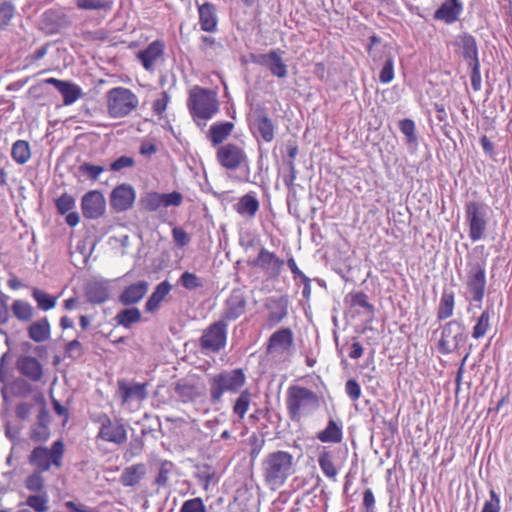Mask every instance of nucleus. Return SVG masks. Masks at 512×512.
Listing matches in <instances>:
<instances>
[{
	"label": "nucleus",
	"instance_id": "obj_51",
	"mask_svg": "<svg viewBox=\"0 0 512 512\" xmlns=\"http://www.w3.org/2000/svg\"><path fill=\"white\" fill-rule=\"evenodd\" d=\"M179 282L187 290H196L203 287V280L194 273L185 271L179 278Z\"/></svg>",
	"mask_w": 512,
	"mask_h": 512
},
{
	"label": "nucleus",
	"instance_id": "obj_61",
	"mask_svg": "<svg viewBox=\"0 0 512 512\" xmlns=\"http://www.w3.org/2000/svg\"><path fill=\"white\" fill-rule=\"evenodd\" d=\"M170 100V96L166 91H162L160 97L155 99L152 103V111L156 115H162L167 107Z\"/></svg>",
	"mask_w": 512,
	"mask_h": 512
},
{
	"label": "nucleus",
	"instance_id": "obj_55",
	"mask_svg": "<svg viewBox=\"0 0 512 512\" xmlns=\"http://www.w3.org/2000/svg\"><path fill=\"white\" fill-rule=\"evenodd\" d=\"M50 437V430L48 425L39 421L35 426L32 427L30 432V438L36 442H45Z\"/></svg>",
	"mask_w": 512,
	"mask_h": 512
},
{
	"label": "nucleus",
	"instance_id": "obj_25",
	"mask_svg": "<svg viewBox=\"0 0 512 512\" xmlns=\"http://www.w3.org/2000/svg\"><path fill=\"white\" fill-rule=\"evenodd\" d=\"M253 127L265 142H271L274 139L276 126L266 111L255 114Z\"/></svg>",
	"mask_w": 512,
	"mask_h": 512
},
{
	"label": "nucleus",
	"instance_id": "obj_7",
	"mask_svg": "<svg viewBox=\"0 0 512 512\" xmlns=\"http://www.w3.org/2000/svg\"><path fill=\"white\" fill-rule=\"evenodd\" d=\"M65 452L63 440H56L49 449L45 446H36L29 456V462L37 467L39 472H47L51 466H62V459Z\"/></svg>",
	"mask_w": 512,
	"mask_h": 512
},
{
	"label": "nucleus",
	"instance_id": "obj_23",
	"mask_svg": "<svg viewBox=\"0 0 512 512\" xmlns=\"http://www.w3.org/2000/svg\"><path fill=\"white\" fill-rule=\"evenodd\" d=\"M117 385L123 403L131 400L142 401L147 397V383L128 382L120 379L117 381Z\"/></svg>",
	"mask_w": 512,
	"mask_h": 512
},
{
	"label": "nucleus",
	"instance_id": "obj_27",
	"mask_svg": "<svg viewBox=\"0 0 512 512\" xmlns=\"http://www.w3.org/2000/svg\"><path fill=\"white\" fill-rule=\"evenodd\" d=\"M233 209L242 217L253 218L260 209V202L254 192H249L239 198Z\"/></svg>",
	"mask_w": 512,
	"mask_h": 512
},
{
	"label": "nucleus",
	"instance_id": "obj_52",
	"mask_svg": "<svg viewBox=\"0 0 512 512\" xmlns=\"http://www.w3.org/2000/svg\"><path fill=\"white\" fill-rule=\"evenodd\" d=\"M179 512H208V510L203 499L195 497L184 501Z\"/></svg>",
	"mask_w": 512,
	"mask_h": 512
},
{
	"label": "nucleus",
	"instance_id": "obj_14",
	"mask_svg": "<svg viewBox=\"0 0 512 512\" xmlns=\"http://www.w3.org/2000/svg\"><path fill=\"white\" fill-rule=\"evenodd\" d=\"M465 336L462 333L461 324L457 320L446 322L441 328V336L438 340V351L447 355L457 351Z\"/></svg>",
	"mask_w": 512,
	"mask_h": 512
},
{
	"label": "nucleus",
	"instance_id": "obj_60",
	"mask_svg": "<svg viewBox=\"0 0 512 512\" xmlns=\"http://www.w3.org/2000/svg\"><path fill=\"white\" fill-rule=\"evenodd\" d=\"M345 393L348 395V397L353 400L357 401L362 396V390L361 386L355 379H349L345 383Z\"/></svg>",
	"mask_w": 512,
	"mask_h": 512
},
{
	"label": "nucleus",
	"instance_id": "obj_18",
	"mask_svg": "<svg viewBox=\"0 0 512 512\" xmlns=\"http://www.w3.org/2000/svg\"><path fill=\"white\" fill-rule=\"evenodd\" d=\"M294 345V333L290 328L283 326L276 330L268 337L266 342V352L273 353H287Z\"/></svg>",
	"mask_w": 512,
	"mask_h": 512
},
{
	"label": "nucleus",
	"instance_id": "obj_37",
	"mask_svg": "<svg viewBox=\"0 0 512 512\" xmlns=\"http://www.w3.org/2000/svg\"><path fill=\"white\" fill-rule=\"evenodd\" d=\"M462 56L467 61L468 66L479 63V54L476 39L472 35L461 37Z\"/></svg>",
	"mask_w": 512,
	"mask_h": 512
},
{
	"label": "nucleus",
	"instance_id": "obj_46",
	"mask_svg": "<svg viewBox=\"0 0 512 512\" xmlns=\"http://www.w3.org/2000/svg\"><path fill=\"white\" fill-rule=\"evenodd\" d=\"M141 210L155 212L162 207L161 193L148 192L140 199Z\"/></svg>",
	"mask_w": 512,
	"mask_h": 512
},
{
	"label": "nucleus",
	"instance_id": "obj_63",
	"mask_svg": "<svg viewBox=\"0 0 512 512\" xmlns=\"http://www.w3.org/2000/svg\"><path fill=\"white\" fill-rule=\"evenodd\" d=\"M14 15V7L7 2L0 4V30L4 29Z\"/></svg>",
	"mask_w": 512,
	"mask_h": 512
},
{
	"label": "nucleus",
	"instance_id": "obj_58",
	"mask_svg": "<svg viewBox=\"0 0 512 512\" xmlns=\"http://www.w3.org/2000/svg\"><path fill=\"white\" fill-rule=\"evenodd\" d=\"M79 172L85 175H88L91 179H98L99 175L105 171V168L102 166H97V164H90V162H83L79 168Z\"/></svg>",
	"mask_w": 512,
	"mask_h": 512
},
{
	"label": "nucleus",
	"instance_id": "obj_11",
	"mask_svg": "<svg viewBox=\"0 0 512 512\" xmlns=\"http://www.w3.org/2000/svg\"><path fill=\"white\" fill-rule=\"evenodd\" d=\"M466 287L475 302H481L486 288V260H468Z\"/></svg>",
	"mask_w": 512,
	"mask_h": 512
},
{
	"label": "nucleus",
	"instance_id": "obj_8",
	"mask_svg": "<svg viewBox=\"0 0 512 512\" xmlns=\"http://www.w3.org/2000/svg\"><path fill=\"white\" fill-rule=\"evenodd\" d=\"M465 219L469 228V238L479 241L485 236L488 225L486 207L478 201H469L465 204Z\"/></svg>",
	"mask_w": 512,
	"mask_h": 512
},
{
	"label": "nucleus",
	"instance_id": "obj_30",
	"mask_svg": "<svg viewBox=\"0 0 512 512\" xmlns=\"http://www.w3.org/2000/svg\"><path fill=\"white\" fill-rule=\"evenodd\" d=\"M173 289V286L170 284L168 280H164L158 283L152 293V295L148 298L145 309L147 312L153 313L159 309L163 300L170 294V291Z\"/></svg>",
	"mask_w": 512,
	"mask_h": 512
},
{
	"label": "nucleus",
	"instance_id": "obj_15",
	"mask_svg": "<svg viewBox=\"0 0 512 512\" xmlns=\"http://www.w3.org/2000/svg\"><path fill=\"white\" fill-rule=\"evenodd\" d=\"M247 312V294L243 289H233L224 303L222 319L226 322L234 321Z\"/></svg>",
	"mask_w": 512,
	"mask_h": 512
},
{
	"label": "nucleus",
	"instance_id": "obj_5",
	"mask_svg": "<svg viewBox=\"0 0 512 512\" xmlns=\"http://www.w3.org/2000/svg\"><path fill=\"white\" fill-rule=\"evenodd\" d=\"M137 105L138 97L128 88L116 87L107 93V109L111 117H125L133 112Z\"/></svg>",
	"mask_w": 512,
	"mask_h": 512
},
{
	"label": "nucleus",
	"instance_id": "obj_16",
	"mask_svg": "<svg viewBox=\"0 0 512 512\" xmlns=\"http://www.w3.org/2000/svg\"><path fill=\"white\" fill-rule=\"evenodd\" d=\"M266 311L265 327L272 329L281 323L288 315V299L285 296L268 297L265 299Z\"/></svg>",
	"mask_w": 512,
	"mask_h": 512
},
{
	"label": "nucleus",
	"instance_id": "obj_53",
	"mask_svg": "<svg viewBox=\"0 0 512 512\" xmlns=\"http://www.w3.org/2000/svg\"><path fill=\"white\" fill-rule=\"evenodd\" d=\"M248 442L250 445L249 456L251 459H256L262 452L266 440L263 436L253 433L248 437Z\"/></svg>",
	"mask_w": 512,
	"mask_h": 512
},
{
	"label": "nucleus",
	"instance_id": "obj_28",
	"mask_svg": "<svg viewBox=\"0 0 512 512\" xmlns=\"http://www.w3.org/2000/svg\"><path fill=\"white\" fill-rule=\"evenodd\" d=\"M463 10L461 0H446L435 12V18L446 23H452L459 19V15Z\"/></svg>",
	"mask_w": 512,
	"mask_h": 512
},
{
	"label": "nucleus",
	"instance_id": "obj_57",
	"mask_svg": "<svg viewBox=\"0 0 512 512\" xmlns=\"http://www.w3.org/2000/svg\"><path fill=\"white\" fill-rule=\"evenodd\" d=\"M162 207H179L183 202V195L180 192L161 193Z\"/></svg>",
	"mask_w": 512,
	"mask_h": 512
},
{
	"label": "nucleus",
	"instance_id": "obj_3",
	"mask_svg": "<svg viewBox=\"0 0 512 512\" xmlns=\"http://www.w3.org/2000/svg\"><path fill=\"white\" fill-rule=\"evenodd\" d=\"M320 406V397L305 386L293 384L286 390V411L290 420L300 422Z\"/></svg>",
	"mask_w": 512,
	"mask_h": 512
},
{
	"label": "nucleus",
	"instance_id": "obj_17",
	"mask_svg": "<svg viewBox=\"0 0 512 512\" xmlns=\"http://www.w3.org/2000/svg\"><path fill=\"white\" fill-rule=\"evenodd\" d=\"M81 210L85 218L97 219L106 211V199L102 192L92 190L87 192L81 200Z\"/></svg>",
	"mask_w": 512,
	"mask_h": 512
},
{
	"label": "nucleus",
	"instance_id": "obj_34",
	"mask_svg": "<svg viewBox=\"0 0 512 512\" xmlns=\"http://www.w3.org/2000/svg\"><path fill=\"white\" fill-rule=\"evenodd\" d=\"M28 335L35 342H43L51 336V326L47 317L38 319L28 327Z\"/></svg>",
	"mask_w": 512,
	"mask_h": 512
},
{
	"label": "nucleus",
	"instance_id": "obj_64",
	"mask_svg": "<svg viewBox=\"0 0 512 512\" xmlns=\"http://www.w3.org/2000/svg\"><path fill=\"white\" fill-rule=\"evenodd\" d=\"M481 512H500V498L494 490L490 491V499L485 501Z\"/></svg>",
	"mask_w": 512,
	"mask_h": 512
},
{
	"label": "nucleus",
	"instance_id": "obj_56",
	"mask_svg": "<svg viewBox=\"0 0 512 512\" xmlns=\"http://www.w3.org/2000/svg\"><path fill=\"white\" fill-rule=\"evenodd\" d=\"M400 132L407 137L408 142L417 140L416 126L412 119L405 118L399 122Z\"/></svg>",
	"mask_w": 512,
	"mask_h": 512
},
{
	"label": "nucleus",
	"instance_id": "obj_47",
	"mask_svg": "<svg viewBox=\"0 0 512 512\" xmlns=\"http://www.w3.org/2000/svg\"><path fill=\"white\" fill-rule=\"evenodd\" d=\"M115 320L122 327H131L141 320V313L137 308L122 310L116 314Z\"/></svg>",
	"mask_w": 512,
	"mask_h": 512
},
{
	"label": "nucleus",
	"instance_id": "obj_9",
	"mask_svg": "<svg viewBox=\"0 0 512 512\" xmlns=\"http://www.w3.org/2000/svg\"><path fill=\"white\" fill-rule=\"evenodd\" d=\"M94 422L99 424L97 438L115 445H121L127 441L125 424L119 419H112L105 413L94 417Z\"/></svg>",
	"mask_w": 512,
	"mask_h": 512
},
{
	"label": "nucleus",
	"instance_id": "obj_1",
	"mask_svg": "<svg viewBox=\"0 0 512 512\" xmlns=\"http://www.w3.org/2000/svg\"><path fill=\"white\" fill-rule=\"evenodd\" d=\"M297 470L295 457L284 450L269 452L261 462V475L266 487L278 491Z\"/></svg>",
	"mask_w": 512,
	"mask_h": 512
},
{
	"label": "nucleus",
	"instance_id": "obj_35",
	"mask_svg": "<svg viewBox=\"0 0 512 512\" xmlns=\"http://www.w3.org/2000/svg\"><path fill=\"white\" fill-rule=\"evenodd\" d=\"M85 293L87 299L92 303H103L110 297L109 287L102 281L89 283Z\"/></svg>",
	"mask_w": 512,
	"mask_h": 512
},
{
	"label": "nucleus",
	"instance_id": "obj_45",
	"mask_svg": "<svg viewBox=\"0 0 512 512\" xmlns=\"http://www.w3.org/2000/svg\"><path fill=\"white\" fill-rule=\"evenodd\" d=\"M12 311L15 317L21 321H30L34 316V308L32 305L19 299L13 302Z\"/></svg>",
	"mask_w": 512,
	"mask_h": 512
},
{
	"label": "nucleus",
	"instance_id": "obj_13",
	"mask_svg": "<svg viewBox=\"0 0 512 512\" xmlns=\"http://www.w3.org/2000/svg\"><path fill=\"white\" fill-rule=\"evenodd\" d=\"M285 51L272 49L266 53L251 55V60L258 66L264 67L268 72L280 79L287 78L288 67L284 59Z\"/></svg>",
	"mask_w": 512,
	"mask_h": 512
},
{
	"label": "nucleus",
	"instance_id": "obj_54",
	"mask_svg": "<svg viewBox=\"0 0 512 512\" xmlns=\"http://www.w3.org/2000/svg\"><path fill=\"white\" fill-rule=\"evenodd\" d=\"M25 486L31 492H42L44 489V478L42 477L41 472L38 471L29 475L25 480Z\"/></svg>",
	"mask_w": 512,
	"mask_h": 512
},
{
	"label": "nucleus",
	"instance_id": "obj_31",
	"mask_svg": "<svg viewBox=\"0 0 512 512\" xmlns=\"http://www.w3.org/2000/svg\"><path fill=\"white\" fill-rule=\"evenodd\" d=\"M18 371L33 381L42 377V366L39 360L32 356H24L18 359Z\"/></svg>",
	"mask_w": 512,
	"mask_h": 512
},
{
	"label": "nucleus",
	"instance_id": "obj_24",
	"mask_svg": "<svg viewBox=\"0 0 512 512\" xmlns=\"http://www.w3.org/2000/svg\"><path fill=\"white\" fill-rule=\"evenodd\" d=\"M45 82L54 86L62 95L64 105H73L81 96V89L74 82L57 79L54 77L47 78Z\"/></svg>",
	"mask_w": 512,
	"mask_h": 512
},
{
	"label": "nucleus",
	"instance_id": "obj_21",
	"mask_svg": "<svg viewBox=\"0 0 512 512\" xmlns=\"http://www.w3.org/2000/svg\"><path fill=\"white\" fill-rule=\"evenodd\" d=\"M285 261L279 258L275 253L262 248L260 249L257 257L249 261V266L252 268H259L266 272H272L274 275H279L283 269Z\"/></svg>",
	"mask_w": 512,
	"mask_h": 512
},
{
	"label": "nucleus",
	"instance_id": "obj_38",
	"mask_svg": "<svg viewBox=\"0 0 512 512\" xmlns=\"http://www.w3.org/2000/svg\"><path fill=\"white\" fill-rule=\"evenodd\" d=\"M455 310V294L452 291L444 290L438 303V320H445L453 316Z\"/></svg>",
	"mask_w": 512,
	"mask_h": 512
},
{
	"label": "nucleus",
	"instance_id": "obj_32",
	"mask_svg": "<svg viewBox=\"0 0 512 512\" xmlns=\"http://www.w3.org/2000/svg\"><path fill=\"white\" fill-rule=\"evenodd\" d=\"M175 395L183 403H191L201 397V392L195 383L188 380H180L174 387Z\"/></svg>",
	"mask_w": 512,
	"mask_h": 512
},
{
	"label": "nucleus",
	"instance_id": "obj_40",
	"mask_svg": "<svg viewBox=\"0 0 512 512\" xmlns=\"http://www.w3.org/2000/svg\"><path fill=\"white\" fill-rule=\"evenodd\" d=\"M11 156L18 165H24L32 156L31 147L27 140L18 139L12 145Z\"/></svg>",
	"mask_w": 512,
	"mask_h": 512
},
{
	"label": "nucleus",
	"instance_id": "obj_20",
	"mask_svg": "<svg viewBox=\"0 0 512 512\" xmlns=\"http://www.w3.org/2000/svg\"><path fill=\"white\" fill-rule=\"evenodd\" d=\"M165 53V44L162 40H154L149 45L137 52L136 58L141 62L142 67L149 72L154 70V66L161 60Z\"/></svg>",
	"mask_w": 512,
	"mask_h": 512
},
{
	"label": "nucleus",
	"instance_id": "obj_33",
	"mask_svg": "<svg viewBox=\"0 0 512 512\" xmlns=\"http://www.w3.org/2000/svg\"><path fill=\"white\" fill-rule=\"evenodd\" d=\"M198 12L201 29L205 32L214 31L218 22L215 6L211 2H205L198 7Z\"/></svg>",
	"mask_w": 512,
	"mask_h": 512
},
{
	"label": "nucleus",
	"instance_id": "obj_44",
	"mask_svg": "<svg viewBox=\"0 0 512 512\" xmlns=\"http://www.w3.org/2000/svg\"><path fill=\"white\" fill-rule=\"evenodd\" d=\"M490 321L491 312L488 309L484 310L473 326L472 337L475 339L484 337L490 329Z\"/></svg>",
	"mask_w": 512,
	"mask_h": 512
},
{
	"label": "nucleus",
	"instance_id": "obj_12",
	"mask_svg": "<svg viewBox=\"0 0 512 512\" xmlns=\"http://www.w3.org/2000/svg\"><path fill=\"white\" fill-rule=\"evenodd\" d=\"M216 160L222 168L230 171H235L249 165V158L244 147L239 146V144H233V142H228L218 147Z\"/></svg>",
	"mask_w": 512,
	"mask_h": 512
},
{
	"label": "nucleus",
	"instance_id": "obj_42",
	"mask_svg": "<svg viewBox=\"0 0 512 512\" xmlns=\"http://www.w3.org/2000/svg\"><path fill=\"white\" fill-rule=\"evenodd\" d=\"M32 296L37 303V308L42 311H49L57 305V296H52L42 290L35 288Z\"/></svg>",
	"mask_w": 512,
	"mask_h": 512
},
{
	"label": "nucleus",
	"instance_id": "obj_41",
	"mask_svg": "<svg viewBox=\"0 0 512 512\" xmlns=\"http://www.w3.org/2000/svg\"><path fill=\"white\" fill-rule=\"evenodd\" d=\"M317 438L324 443H339L343 439L342 429L334 420H329L325 429L317 434Z\"/></svg>",
	"mask_w": 512,
	"mask_h": 512
},
{
	"label": "nucleus",
	"instance_id": "obj_49",
	"mask_svg": "<svg viewBox=\"0 0 512 512\" xmlns=\"http://www.w3.org/2000/svg\"><path fill=\"white\" fill-rule=\"evenodd\" d=\"M48 495L46 492L42 494L30 495L26 499V504L35 512H46L49 509Z\"/></svg>",
	"mask_w": 512,
	"mask_h": 512
},
{
	"label": "nucleus",
	"instance_id": "obj_19",
	"mask_svg": "<svg viewBox=\"0 0 512 512\" xmlns=\"http://www.w3.org/2000/svg\"><path fill=\"white\" fill-rule=\"evenodd\" d=\"M135 191L131 184H118L111 193L110 203L115 212H124L133 207Z\"/></svg>",
	"mask_w": 512,
	"mask_h": 512
},
{
	"label": "nucleus",
	"instance_id": "obj_29",
	"mask_svg": "<svg viewBox=\"0 0 512 512\" xmlns=\"http://www.w3.org/2000/svg\"><path fill=\"white\" fill-rule=\"evenodd\" d=\"M234 130V124L231 121L214 122L208 129V139L211 145H224L223 142L230 137Z\"/></svg>",
	"mask_w": 512,
	"mask_h": 512
},
{
	"label": "nucleus",
	"instance_id": "obj_4",
	"mask_svg": "<svg viewBox=\"0 0 512 512\" xmlns=\"http://www.w3.org/2000/svg\"><path fill=\"white\" fill-rule=\"evenodd\" d=\"M187 106L193 120L200 125L219 111L217 94L210 89L194 86L189 93Z\"/></svg>",
	"mask_w": 512,
	"mask_h": 512
},
{
	"label": "nucleus",
	"instance_id": "obj_2",
	"mask_svg": "<svg viewBox=\"0 0 512 512\" xmlns=\"http://www.w3.org/2000/svg\"><path fill=\"white\" fill-rule=\"evenodd\" d=\"M247 382L243 369L222 370L208 376V394L212 404L220 403L226 393L236 394L242 390Z\"/></svg>",
	"mask_w": 512,
	"mask_h": 512
},
{
	"label": "nucleus",
	"instance_id": "obj_48",
	"mask_svg": "<svg viewBox=\"0 0 512 512\" xmlns=\"http://www.w3.org/2000/svg\"><path fill=\"white\" fill-rule=\"evenodd\" d=\"M76 6L82 10H111L112 0H76Z\"/></svg>",
	"mask_w": 512,
	"mask_h": 512
},
{
	"label": "nucleus",
	"instance_id": "obj_6",
	"mask_svg": "<svg viewBox=\"0 0 512 512\" xmlns=\"http://www.w3.org/2000/svg\"><path fill=\"white\" fill-rule=\"evenodd\" d=\"M394 47L391 44H383L375 34L371 36L368 46V54L374 61L384 60L379 79L382 83L391 82L394 77Z\"/></svg>",
	"mask_w": 512,
	"mask_h": 512
},
{
	"label": "nucleus",
	"instance_id": "obj_50",
	"mask_svg": "<svg viewBox=\"0 0 512 512\" xmlns=\"http://www.w3.org/2000/svg\"><path fill=\"white\" fill-rule=\"evenodd\" d=\"M54 203H56V210L60 215H65L75 208V198L68 193L60 195Z\"/></svg>",
	"mask_w": 512,
	"mask_h": 512
},
{
	"label": "nucleus",
	"instance_id": "obj_10",
	"mask_svg": "<svg viewBox=\"0 0 512 512\" xmlns=\"http://www.w3.org/2000/svg\"><path fill=\"white\" fill-rule=\"evenodd\" d=\"M228 339V323L223 319L211 323L199 339L202 351L219 353L225 349Z\"/></svg>",
	"mask_w": 512,
	"mask_h": 512
},
{
	"label": "nucleus",
	"instance_id": "obj_39",
	"mask_svg": "<svg viewBox=\"0 0 512 512\" xmlns=\"http://www.w3.org/2000/svg\"><path fill=\"white\" fill-rule=\"evenodd\" d=\"M146 469L143 463H136L128 466L120 476V482L124 486H133L140 482L145 475Z\"/></svg>",
	"mask_w": 512,
	"mask_h": 512
},
{
	"label": "nucleus",
	"instance_id": "obj_43",
	"mask_svg": "<svg viewBox=\"0 0 512 512\" xmlns=\"http://www.w3.org/2000/svg\"><path fill=\"white\" fill-rule=\"evenodd\" d=\"M345 300L350 304V307H362L366 312L374 313V306L369 302L368 296L363 291L349 293Z\"/></svg>",
	"mask_w": 512,
	"mask_h": 512
},
{
	"label": "nucleus",
	"instance_id": "obj_59",
	"mask_svg": "<svg viewBox=\"0 0 512 512\" xmlns=\"http://www.w3.org/2000/svg\"><path fill=\"white\" fill-rule=\"evenodd\" d=\"M172 239L178 248H184L191 241L190 235L180 227H174L172 230Z\"/></svg>",
	"mask_w": 512,
	"mask_h": 512
},
{
	"label": "nucleus",
	"instance_id": "obj_36",
	"mask_svg": "<svg viewBox=\"0 0 512 512\" xmlns=\"http://www.w3.org/2000/svg\"><path fill=\"white\" fill-rule=\"evenodd\" d=\"M252 402V393L249 389L242 390L240 394L232 402V414L242 421L249 409Z\"/></svg>",
	"mask_w": 512,
	"mask_h": 512
},
{
	"label": "nucleus",
	"instance_id": "obj_26",
	"mask_svg": "<svg viewBox=\"0 0 512 512\" xmlns=\"http://www.w3.org/2000/svg\"><path fill=\"white\" fill-rule=\"evenodd\" d=\"M149 283L145 280H140L130 284L126 287L119 296L122 304L131 305L139 302L148 292Z\"/></svg>",
	"mask_w": 512,
	"mask_h": 512
},
{
	"label": "nucleus",
	"instance_id": "obj_62",
	"mask_svg": "<svg viewBox=\"0 0 512 512\" xmlns=\"http://www.w3.org/2000/svg\"><path fill=\"white\" fill-rule=\"evenodd\" d=\"M134 165V159L131 156H120L110 164V170L114 172L121 171L123 169L132 168Z\"/></svg>",
	"mask_w": 512,
	"mask_h": 512
},
{
	"label": "nucleus",
	"instance_id": "obj_22",
	"mask_svg": "<svg viewBox=\"0 0 512 512\" xmlns=\"http://www.w3.org/2000/svg\"><path fill=\"white\" fill-rule=\"evenodd\" d=\"M338 450L331 449L329 446H321L318 454V464L324 476L335 481L339 473V465L337 464Z\"/></svg>",
	"mask_w": 512,
	"mask_h": 512
}]
</instances>
